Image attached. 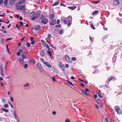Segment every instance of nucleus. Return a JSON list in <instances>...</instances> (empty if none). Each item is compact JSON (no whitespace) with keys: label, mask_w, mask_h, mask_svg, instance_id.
<instances>
[{"label":"nucleus","mask_w":122,"mask_h":122,"mask_svg":"<svg viewBox=\"0 0 122 122\" xmlns=\"http://www.w3.org/2000/svg\"><path fill=\"white\" fill-rule=\"evenodd\" d=\"M40 15V14L38 12L36 13L35 12L33 11L31 13V16H34L36 18V19H37Z\"/></svg>","instance_id":"f257e3e1"},{"label":"nucleus","mask_w":122,"mask_h":122,"mask_svg":"<svg viewBox=\"0 0 122 122\" xmlns=\"http://www.w3.org/2000/svg\"><path fill=\"white\" fill-rule=\"evenodd\" d=\"M114 108L118 114H122V111L118 106H116Z\"/></svg>","instance_id":"f03ea898"},{"label":"nucleus","mask_w":122,"mask_h":122,"mask_svg":"<svg viewBox=\"0 0 122 122\" xmlns=\"http://www.w3.org/2000/svg\"><path fill=\"white\" fill-rule=\"evenodd\" d=\"M68 20L69 22L67 26L68 27H69L71 24V22L72 20L71 16H69L68 18Z\"/></svg>","instance_id":"7ed1b4c3"},{"label":"nucleus","mask_w":122,"mask_h":122,"mask_svg":"<svg viewBox=\"0 0 122 122\" xmlns=\"http://www.w3.org/2000/svg\"><path fill=\"white\" fill-rule=\"evenodd\" d=\"M65 57L66 60L67 62L68 63H70L71 61V59L68 56L66 55Z\"/></svg>","instance_id":"20e7f679"},{"label":"nucleus","mask_w":122,"mask_h":122,"mask_svg":"<svg viewBox=\"0 0 122 122\" xmlns=\"http://www.w3.org/2000/svg\"><path fill=\"white\" fill-rule=\"evenodd\" d=\"M26 54L25 53V52H23L22 53L21 57L22 59H27V57L25 55Z\"/></svg>","instance_id":"39448f33"},{"label":"nucleus","mask_w":122,"mask_h":122,"mask_svg":"<svg viewBox=\"0 0 122 122\" xmlns=\"http://www.w3.org/2000/svg\"><path fill=\"white\" fill-rule=\"evenodd\" d=\"M41 28L40 25H38L37 26H36L35 27H32V29H33L36 30H39Z\"/></svg>","instance_id":"423d86ee"},{"label":"nucleus","mask_w":122,"mask_h":122,"mask_svg":"<svg viewBox=\"0 0 122 122\" xmlns=\"http://www.w3.org/2000/svg\"><path fill=\"white\" fill-rule=\"evenodd\" d=\"M119 1L118 0H114L113 2V4L114 5H117L119 4Z\"/></svg>","instance_id":"0eeeda50"},{"label":"nucleus","mask_w":122,"mask_h":122,"mask_svg":"<svg viewBox=\"0 0 122 122\" xmlns=\"http://www.w3.org/2000/svg\"><path fill=\"white\" fill-rule=\"evenodd\" d=\"M16 0H10L9 3V4L11 5H13Z\"/></svg>","instance_id":"6e6552de"},{"label":"nucleus","mask_w":122,"mask_h":122,"mask_svg":"<svg viewBox=\"0 0 122 122\" xmlns=\"http://www.w3.org/2000/svg\"><path fill=\"white\" fill-rule=\"evenodd\" d=\"M43 63L45 64L48 67L50 68L51 67V66L46 61H43Z\"/></svg>","instance_id":"1a4fd4ad"},{"label":"nucleus","mask_w":122,"mask_h":122,"mask_svg":"<svg viewBox=\"0 0 122 122\" xmlns=\"http://www.w3.org/2000/svg\"><path fill=\"white\" fill-rule=\"evenodd\" d=\"M41 22L44 24L47 23L48 22V20L46 19H44L42 20Z\"/></svg>","instance_id":"9d476101"},{"label":"nucleus","mask_w":122,"mask_h":122,"mask_svg":"<svg viewBox=\"0 0 122 122\" xmlns=\"http://www.w3.org/2000/svg\"><path fill=\"white\" fill-rule=\"evenodd\" d=\"M19 63L21 65H23L24 64V60L23 59L21 58H19Z\"/></svg>","instance_id":"9b49d317"},{"label":"nucleus","mask_w":122,"mask_h":122,"mask_svg":"<svg viewBox=\"0 0 122 122\" xmlns=\"http://www.w3.org/2000/svg\"><path fill=\"white\" fill-rule=\"evenodd\" d=\"M81 92L83 94L85 95L86 96H90L89 94L88 93L86 92H85L84 91L81 90Z\"/></svg>","instance_id":"f8f14e48"},{"label":"nucleus","mask_w":122,"mask_h":122,"mask_svg":"<svg viewBox=\"0 0 122 122\" xmlns=\"http://www.w3.org/2000/svg\"><path fill=\"white\" fill-rule=\"evenodd\" d=\"M40 55L41 56L44 57L45 55V54L44 52V50H42L40 51Z\"/></svg>","instance_id":"ddd939ff"},{"label":"nucleus","mask_w":122,"mask_h":122,"mask_svg":"<svg viewBox=\"0 0 122 122\" xmlns=\"http://www.w3.org/2000/svg\"><path fill=\"white\" fill-rule=\"evenodd\" d=\"M56 23V21L55 20H51L50 24L52 25H55Z\"/></svg>","instance_id":"4468645a"},{"label":"nucleus","mask_w":122,"mask_h":122,"mask_svg":"<svg viewBox=\"0 0 122 122\" xmlns=\"http://www.w3.org/2000/svg\"><path fill=\"white\" fill-rule=\"evenodd\" d=\"M17 9L18 10H22L24 13H25L26 8H17Z\"/></svg>","instance_id":"2eb2a0df"},{"label":"nucleus","mask_w":122,"mask_h":122,"mask_svg":"<svg viewBox=\"0 0 122 122\" xmlns=\"http://www.w3.org/2000/svg\"><path fill=\"white\" fill-rule=\"evenodd\" d=\"M60 1L59 0H58L56 2L54 3L52 5L53 6H56L58 5Z\"/></svg>","instance_id":"dca6fc26"},{"label":"nucleus","mask_w":122,"mask_h":122,"mask_svg":"<svg viewBox=\"0 0 122 122\" xmlns=\"http://www.w3.org/2000/svg\"><path fill=\"white\" fill-rule=\"evenodd\" d=\"M55 15L54 14H52L49 15V18L50 19H53Z\"/></svg>","instance_id":"f3484780"},{"label":"nucleus","mask_w":122,"mask_h":122,"mask_svg":"<svg viewBox=\"0 0 122 122\" xmlns=\"http://www.w3.org/2000/svg\"><path fill=\"white\" fill-rule=\"evenodd\" d=\"M99 12V11L98 10H96L93 13V15H96Z\"/></svg>","instance_id":"a211bd4d"},{"label":"nucleus","mask_w":122,"mask_h":122,"mask_svg":"<svg viewBox=\"0 0 122 122\" xmlns=\"http://www.w3.org/2000/svg\"><path fill=\"white\" fill-rule=\"evenodd\" d=\"M19 4H20L22 3H25V0H18Z\"/></svg>","instance_id":"6ab92c4d"},{"label":"nucleus","mask_w":122,"mask_h":122,"mask_svg":"<svg viewBox=\"0 0 122 122\" xmlns=\"http://www.w3.org/2000/svg\"><path fill=\"white\" fill-rule=\"evenodd\" d=\"M97 93L98 94V95L99 97L101 98H102L103 97V96L101 95V93L100 92H98Z\"/></svg>","instance_id":"aec40b11"},{"label":"nucleus","mask_w":122,"mask_h":122,"mask_svg":"<svg viewBox=\"0 0 122 122\" xmlns=\"http://www.w3.org/2000/svg\"><path fill=\"white\" fill-rule=\"evenodd\" d=\"M42 41V44L44 46H46V45L47 44V43L45 41H43V40H41Z\"/></svg>","instance_id":"412c9836"},{"label":"nucleus","mask_w":122,"mask_h":122,"mask_svg":"<svg viewBox=\"0 0 122 122\" xmlns=\"http://www.w3.org/2000/svg\"><path fill=\"white\" fill-rule=\"evenodd\" d=\"M2 110L4 112H8V111L6 109L4 108H2Z\"/></svg>","instance_id":"4be33fe9"},{"label":"nucleus","mask_w":122,"mask_h":122,"mask_svg":"<svg viewBox=\"0 0 122 122\" xmlns=\"http://www.w3.org/2000/svg\"><path fill=\"white\" fill-rule=\"evenodd\" d=\"M113 77L112 76H110L108 78L109 83L112 79Z\"/></svg>","instance_id":"5701e85b"},{"label":"nucleus","mask_w":122,"mask_h":122,"mask_svg":"<svg viewBox=\"0 0 122 122\" xmlns=\"http://www.w3.org/2000/svg\"><path fill=\"white\" fill-rule=\"evenodd\" d=\"M8 2V1H7L6 0H5L4 2V3L5 5L7 6Z\"/></svg>","instance_id":"b1692460"},{"label":"nucleus","mask_w":122,"mask_h":122,"mask_svg":"<svg viewBox=\"0 0 122 122\" xmlns=\"http://www.w3.org/2000/svg\"><path fill=\"white\" fill-rule=\"evenodd\" d=\"M67 82L70 85L73 86H74V85L70 81H69L68 80H67Z\"/></svg>","instance_id":"393cba45"},{"label":"nucleus","mask_w":122,"mask_h":122,"mask_svg":"<svg viewBox=\"0 0 122 122\" xmlns=\"http://www.w3.org/2000/svg\"><path fill=\"white\" fill-rule=\"evenodd\" d=\"M35 43V41L34 40L31 41V44L32 45H34Z\"/></svg>","instance_id":"a878e982"},{"label":"nucleus","mask_w":122,"mask_h":122,"mask_svg":"<svg viewBox=\"0 0 122 122\" xmlns=\"http://www.w3.org/2000/svg\"><path fill=\"white\" fill-rule=\"evenodd\" d=\"M63 22L65 24H67V21L66 19L65 18H64Z\"/></svg>","instance_id":"bb28decb"},{"label":"nucleus","mask_w":122,"mask_h":122,"mask_svg":"<svg viewBox=\"0 0 122 122\" xmlns=\"http://www.w3.org/2000/svg\"><path fill=\"white\" fill-rule=\"evenodd\" d=\"M62 70L63 71H64L65 70V68L64 66L63 65L62 66H61L60 67Z\"/></svg>","instance_id":"cd10ccee"},{"label":"nucleus","mask_w":122,"mask_h":122,"mask_svg":"<svg viewBox=\"0 0 122 122\" xmlns=\"http://www.w3.org/2000/svg\"><path fill=\"white\" fill-rule=\"evenodd\" d=\"M35 62V61L34 59L33 58H31V62H32L34 64Z\"/></svg>","instance_id":"c85d7f7f"},{"label":"nucleus","mask_w":122,"mask_h":122,"mask_svg":"<svg viewBox=\"0 0 122 122\" xmlns=\"http://www.w3.org/2000/svg\"><path fill=\"white\" fill-rule=\"evenodd\" d=\"M47 53L50 56H51L52 55V52H51L50 51H47Z\"/></svg>","instance_id":"c756f323"},{"label":"nucleus","mask_w":122,"mask_h":122,"mask_svg":"<svg viewBox=\"0 0 122 122\" xmlns=\"http://www.w3.org/2000/svg\"><path fill=\"white\" fill-rule=\"evenodd\" d=\"M0 72H3V67L1 65L0 66Z\"/></svg>","instance_id":"7c9ffc66"},{"label":"nucleus","mask_w":122,"mask_h":122,"mask_svg":"<svg viewBox=\"0 0 122 122\" xmlns=\"http://www.w3.org/2000/svg\"><path fill=\"white\" fill-rule=\"evenodd\" d=\"M36 65L37 66H39L38 67L39 68H40L41 67V64H40V63H37V64Z\"/></svg>","instance_id":"2f4dec72"},{"label":"nucleus","mask_w":122,"mask_h":122,"mask_svg":"<svg viewBox=\"0 0 122 122\" xmlns=\"http://www.w3.org/2000/svg\"><path fill=\"white\" fill-rule=\"evenodd\" d=\"M100 2V0H99L98 1H96H96H94V2H92V3H94V4H97V3H99Z\"/></svg>","instance_id":"473e14b6"},{"label":"nucleus","mask_w":122,"mask_h":122,"mask_svg":"<svg viewBox=\"0 0 122 122\" xmlns=\"http://www.w3.org/2000/svg\"><path fill=\"white\" fill-rule=\"evenodd\" d=\"M19 3H16L15 4V6L17 8H18V6L19 5Z\"/></svg>","instance_id":"72a5a7b5"},{"label":"nucleus","mask_w":122,"mask_h":122,"mask_svg":"<svg viewBox=\"0 0 122 122\" xmlns=\"http://www.w3.org/2000/svg\"><path fill=\"white\" fill-rule=\"evenodd\" d=\"M14 117L15 118V119H16L17 118V117L16 115L15 111H14Z\"/></svg>","instance_id":"f704fd0d"},{"label":"nucleus","mask_w":122,"mask_h":122,"mask_svg":"<svg viewBox=\"0 0 122 122\" xmlns=\"http://www.w3.org/2000/svg\"><path fill=\"white\" fill-rule=\"evenodd\" d=\"M58 65L60 67L63 65L61 62H59Z\"/></svg>","instance_id":"c9c22d12"},{"label":"nucleus","mask_w":122,"mask_h":122,"mask_svg":"<svg viewBox=\"0 0 122 122\" xmlns=\"http://www.w3.org/2000/svg\"><path fill=\"white\" fill-rule=\"evenodd\" d=\"M8 106V105L7 104L4 105V107L5 108H7Z\"/></svg>","instance_id":"e433bc0d"},{"label":"nucleus","mask_w":122,"mask_h":122,"mask_svg":"<svg viewBox=\"0 0 122 122\" xmlns=\"http://www.w3.org/2000/svg\"><path fill=\"white\" fill-rule=\"evenodd\" d=\"M26 45L27 46L29 47L30 46V43L29 42H28L27 43Z\"/></svg>","instance_id":"4c0bfd02"},{"label":"nucleus","mask_w":122,"mask_h":122,"mask_svg":"<svg viewBox=\"0 0 122 122\" xmlns=\"http://www.w3.org/2000/svg\"><path fill=\"white\" fill-rule=\"evenodd\" d=\"M72 60L73 61H75L76 60V57H72L71 58Z\"/></svg>","instance_id":"58836bf2"},{"label":"nucleus","mask_w":122,"mask_h":122,"mask_svg":"<svg viewBox=\"0 0 122 122\" xmlns=\"http://www.w3.org/2000/svg\"><path fill=\"white\" fill-rule=\"evenodd\" d=\"M8 102L9 103V104L10 105V106H11V107L12 108H13V106L10 103V102L9 101H8Z\"/></svg>","instance_id":"ea45409f"},{"label":"nucleus","mask_w":122,"mask_h":122,"mask_svg":"<svg viewBox=\"0 0 122 122\" xmlns=\"http://www.w3.org/2000/svg\"><path fill=\"white\" fill-rule=\"evenodd\" d=\"M90 40L91 41H93V37H90Z\"/></svg>","instance_id":"a19ab883"},{"label":"nucleus","mask_w":122,"mask_h":122,"mask_svg":"<svg viewBox=\"0 0 122 122\" xmlns=\"http://www.w3.org/2000/svg\"><path fill=\"white\" fill-rule=\"evenodd\" d=\"M33 17L32 18L31 20H34L36 19V18L34 16H33Z\"/></svg>","instance_id":"79ce46f5"},{"label":"nucleus","mask_w":122,"mask_h":122,"mask_svg":"<svg viewBox=\"0 0 122 122\" xmlns=\"http://www.w3.org/2000/svg\"><path fill=\"white\" fill-rule=\"evenodd\" d=\"M61 25L60 24V25H56V28H59V27H61Z\"/></svg>","instance_id":"37998d69"},{"label":"nucleus","mask_w":122,"mask_h":122,"mask_svg":"<svg viewBox=\"0 0 122 122\" xmlns=\"http://www.w3.org/2000/svg\"><path fill=\"white\" fill-rule=\"evenodd\" d=\"M28 65L27 64H25L24 65V67L25 68H26L27 67Z\"/></svg>","instance_id":"c03bdc74"},{"label":"nucleus","mask_w":122,"mask_h":122,"mask_svg":"<svg viewBox=\"0 0 122 122\" xmlns=\"http://www.w3.org/2000/svg\"><path fill=\"white\" fill-rule=\"evenodd\" d=\"M16 26L17 28L19 30L20 29V28L19 27V25L18 24H17L16 25Z\"/></svg>","instance_id":"a18cd8bd"},{"label":"nucleus","mask_w":122,"mask_h":122,"mask_svg":"<svg viewBox=\"0 0 122 122\" xmlns=\"http://www.w3.org/2000/svg\"><path fill=\"white\" fill-rule=\"evenodd\" d=\"M59 33L60 34H62L63 33V31L62 30H61L59 32Z\"/></svg>","instance_id":"49530a36"},{"label":"nucleus","mask_w":122,"mask_h":122,"mask_svg":"<svg viewBox=\"0 0 122 122\" xmlns=\"http://www.w3.org/2000/svg\"><path fill=\"white\" fill-rule=\"evenodd\" d=\"M91 26L93 29H95V28L94 27V26L92 24H91Z\"/></svg>","instance_id":"de8ad7c7"},{"label":"nucleus","mask_w":122,"mask_h":122,"mask_svg":"<svg viewBox=\"0 0 122 122\" xmlns=\"http://www.w3.org/2000/svg\"><path fill=\"white\" fill-rule=\"evenodd\" d=\"M20 15L18 14H16V15L15 17H17V18H18L20 17Z\"/></svg>","instance_id":"09e8293b"},{"label":"nucleus","mask_w":122,"mask_h":122,"mask_svg":"<svg viewBox=\"0 0 122 122\" xmlns=\"http://www.w3.org/2000/svg\"><path fill=\"white\" fill-rule=\"evenodd\" d=\"M98 105L101 107H102V104L100 103L99 102L98 103Z\"/></svg>","instance_id":"8fccbe9b"},{"label":"nucleus","mask_w":122,"mask_h":122,"mask_svg":"<svg viewBox=\"0 0 122 122\" xmlns=\"http://www.w3.org/2000/svg\"><path fill=\"white\" fill-rule=\"evenodd\" d=\"M78 80H79L80 81H81V82H85V81H83L81 79H78Z\"/></svg>","instance_id":"3c124183"},{"label":"nucleus","mask_w":122,"mask_h":122,"mask_svg":"<svg viewBox=\"0 0 122 122\" xmlns=\"http://www.w3.org/2000/svg\"><path fill=\"white\" fill-rule=\"evenodd\" d=\"M17 55L18 56H20V52H17Z\"/></svg>","instance_id":"603ef678"},{"label":"nucleus","mask_w":122,"mask_h":122,"mask_svg":"<svg viewBox=\"0 0 122 122\" xmlns=\"http://www.w3.org/2000/svg\"><path fill=\"white\" fill-rule=\"evenodd\" d=\"M52 80L54 81H56V79H55V78L54 77H53L52 78Z\"/></svg>","instance_id":"864d4df0"},{"label":"nucleus","mask_w":122,"mask_h":122,"mask_svg":"<svg viewBox=\"0 0 122 122\" xmlns=\"http://www.w3.org/2000/svg\"><path fill=\"white\" fill-rule=\"evenodd\" d=\"M60 23V20H57V24H58Z\"/></svg>","instance_id":"5fc2aeb1"},{"label":"nucleus","mask_w":122,"mask_h":122,"mask_svg":"<svg viewBox=\"0 0 122 122\" xmlns=\"http://www.w3.org/2000/svg\"><path fill=\"white\" fill-rule=\"evenodd\" d=\"M25 5H22L20 6V8H25Z\"/></svg>","instance_id":"6e6d98bb"},{"label":"nucleus","mask_w":122,"mask_h":122,"mask_svg":"<svg viewBox=\"0 0 122 122\" xmlns=\"http://www.w3.org/2000/svg\"><path fill=\"white\" fill-rule=\"evenodd\" d=\"M3 0H0V4H1L3 3Z\"/></svg>","instance_id":"4d7b16f0"},{"label":"nucleus","mask_w":122,"mask_h":122,"mask_svg":"<svg viewBox=\"0 0 122 122\" xmlns=\"http://www.w3.org/2000/svg\"><path fill=\"white\" fill-rule=\"evenodd\" d=\"M46 47H47V48L49 49H50V47L49 45L47 44L46 45Z\"/></svg>","instance_id":"13d9d810"},{"label":"nucleus","mask_w":122,"mask_h":122,"mask_svg":"<svg viewBox=\"0 0 122 122\" xmlns=\"http://www.w3.org/2000/svg\"><path fill=\"white\" fill-rule=\"evenodd\" d=\"M44 18H45V17L44 16L42 15V16H41V19H43Z\"/></svg>","instance_id":"bf43d9fd"},{"label":"nucleus","mask_w":122,"mask_h":122,"mask_svg":"<svg viewBox=\"0 0 122 122\" xmlns=\"http://www.w3.org/2000/svg\"><path fill=\"white\" fill-rule=\"evenodd\" d=\"M81 86L82 87H84V85L83 84V83H81Z\"/></svg>","instance_id":"052dcab7"},{"label":"nucleus","mask_w":122,"mask_h":122,"mask_svg":"<svg viewBox=\"0 0 122 122\" xmlns=\"http://www.w3.org/2000/svg\"><path fill=\"white\" fill-rule=\"evenodd\" d=\"M52 114L53 115H55L56 114V112L55 111H53L52 112Z\"/></svg>","instance_id":"680f3d73"},{"label":"nucleus","mask_w":122,"mask_h":122,"mask_svg":"<svg viewBox=\"0 0 122 122\" xmlns=\"http://www.w3.org/2000/svg\"><path fill=\"white\" fill-rule=\"evenodd\" d=\"M29 84L27 83L26 85H25L24 86L26 87H27L28 86H29Z\"/></svg>","instance_id":"e2e57ef3"},{"label":"nucleus","mask_w":122,"mask_h":122,"mask_svg":"<svg viewBox=\"0 0 122 122\" xmlns=\"http://www.w3.org/2000/svg\"><path fill=\"white\" fill-rule=\"evenodd\" d=\"M85 92H86L89 91V89L87 88H86L85 89Z\"/></svg>","instance_id":"0e129e2a"},{"label":"nucleus","mask_w":122,"mask_h":122,"mask_svg":"<svg viewBox=\"0 0 122 122\" xmlns=\"http://www.w3.org/2000/svg\"><path fill=\"white\" fill-rule=\"evenodd\" d=\"M20 23L22 25H23V23L22 22L20 21Z\"/></svg>","instance_id":"69168bd1"},{"label":"nucleus","mask_w":122,"mask_h":122,"mask_svg":"<svg viewBox=\"0 0 122 122\" xmlns=\"http://www.w3.org/2000/svg\"><path fill=\"white\" fill-rule=\"evenodd\" d=\"M10 100L12 102H13L14 101L13 98L12 97H11L10 98Z\"/></svg>","instance_id":"338daca9"},{"label":"nucleus","mask_w":122,"mask_h":122,"mask_svg":"<svg viewBox=\"0 0 122 122\" xmlns=\"http://www.w3.org/2000/svg\"><path fill=\"white\" fill-rule=\"evenodd\" d=\"M66 122H70V121L68 119H67L66 121Z\"/></svg>","instance_id":"774afa93"}]
</instances>
